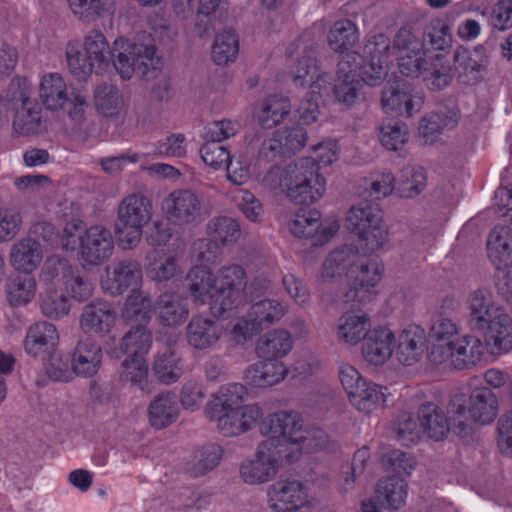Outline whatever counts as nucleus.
<instances>
[{
	"instance_id": "nucleus-1",
	"label": "nucleus",
	"mask_w": 512,
	"mask_h": 512,
	"mask_svg": "<svg viewBox=\"0 0 512 512\" xmlns=\"http://www.w3.org/2000/svg\"><path fill=\"white\" fill-rule=\"evenodd\" d=\"M347 228L357 235L355 245H343L329 253L321 275L332 279L345 275L350 290L347 301L365 303L372 299L370 292L382 278L384 267L374 252L388 241V229L377 204L363 201L354 205L346 217Z\"/></svg>"
},
{
	"instance_id": "nucleus-2",
	"label": "nucleus",
	"mask_w": 512,
	"mask_h": 512,
	"mask_svg": "<svg viewBox=\"0 0 512 512\" xmlns=\"http://www.w3.org/2000/svg\"><path fill=\"white\" fill-rule=\"evenodd\" d=\"M267 438L256 450L255 458L244 461L240 475L245 483L268 482L280 464H291L303 454L328 449L330 439L322 429H303V419L298 412L279 411L268 415L260 426Z\"/></svg>"
},
{
	"instance_id": "nucleus-3",
	"label": "nucleus",
	"mask_w": 512,
	"mask_h": 512,
	"mask_svg": "<svg viewBox=\"0 0 512 512\" xmlns=\"http://www.w3.org/2000/svg\"><path fill=\"white\" fill-rule=\"evenodd\" d=\"M358 42V27L349 19L334 22L329 30V47L336 53H345L338 63V81L333 87V95L346 107L355 105L363 83L377 86L386 73L390 39L382 33L372 36L364 46L363 56L350 52Z\"/></svg>"
},
{
	"instance_id": "nucleus-4",
	"label": "nucleus",
	"mask_w": 512,
	"mask_h": 512,
	"mask_svg": "<svg viewBox=\"0 0 512 512\" xmlns=\"http://www.w3.org/2000/svg\"><path fill=\"white\" fill-rule=\"evenodd\" d=\"M114 46L111 54L107 39L98 30H92L85 36L83 49L78 41H70L66 47L69 71L76 79L86 81L92 73L103 74L109 68L111 58L113 66L124 80L131 79L134 73L141 78L151 79L162 68V60L157 56L154 45L118 38Z\"/></svg>"
},
{
	"instance_id": "nucleus-5",
	"label": "nucleus",
	"mask_w": 512,
	"mask_h": 512,
	"mask_svg": "<svg viewBox=\"0 0 512 512\" xmlns=\"http://www.w3.org/2000/svg\"><path fill=\"white\" fill-rule=\"evenodd\" d=\"M308 39L309 34L304 32L288 49L289 59H293L294 54H298L300 50L303 53L292 71L293 83L297 87L309 85L310 89L308 97L300 103L297 109L300 124L278 129L271 138L263 141L259 157L266 161H272L276 157L289 156L305 146L307 131L302 125H309L317 120L320 99L323 94L328 92L332 77L330 74L320 71L313 43L306 44Z\"/></svg>"
},
{
	"instance_id": "nucleus-6",
	"label": "nucleus",
	"mask_w": 512,
	"mask_h": 512,
	"mask_svg": "<svg viewBox=\"0 0 512 512\" xmlns=\"http://www.w3.org/2000/svg\"><path fill=\"white\" fill-rule=\"evenodd\" d=\"M339 153L337 140L323 141L313 147V156L300 158L285 168L271 167L266 180L296 203L316 202L326 190V180L319 170L335 162Z\"/></svg>"
},
{
	"instance_id": "nucleus-7",
	"label": "nucleus",
	"mask_w": 512,
	"mask_h": 512,
	"mask_svg": "<svg viewBox=\"0 0 512 512\" xmlns=\"http://www.w3.org/2000/svg\"><path fill=\"white\" fill-rule=\"evenodd\" d=\"M189 291L196 303L208 304L215 317H228L242 302L246 271L237 264L224 266L214 276L206 265H195L187 274Z\"/></svg>"
},
{
	"instance_id": "nucleus-8",
	"label": "nucleus",
	"mask_w": 512,
	"mask_h": 512,
	"mask_svg": "<svg viewBox=\"0 0 512 512\" xmlns=\"http://www.w3.org/2000/svg\"><path fill=\"white\" fill-rule=\"evenodd\" d=\"M452 44V36L449 26L443 21L436 20L428 24L423 32V40L413 34L412 29L402 27L395 35L393 46L388 51L387 67L389 56L392 51L397 50L398 68L401 74L407 77L423 76L429 70L431 61H439L446 54Z\"/></svg>"
},
{
	"instance_id": "nucleus-9",
	"label": "nucleus",
	"mask_w": 512,
	"mask_h": 512,
	"mask_svg": "<svg viewBox=\"0 0 512 512\" xmlns=\"http://www.w3.org/2000/svg\"><path fill=\"white\" fill-rule=\"evenodd\" d=\"M246 394L247 388L243 384L231 383L220 387L206 404V416L217 422L224 436L245 433L255 427L262 417V409L257 404L242 405Z\"/></svg>"
},
{
	"instance_id": "nucleus-10",
	"label": "nucleus",
	"mask_w": 512,
	"mask_h": 512,
	"mask_svg": "<svg viewBox=\"0 0 512 512\" xmlns=\"http://www.w3.org/2000/svg\"><path fill=\"white\" fill-rule=\"evenodd\" d=\"M447 410L452 414L454 433L465 437L470 433L466 420L469 418L472 422L481 425L491 424L497 418L499 402L490 388L477 387L472 390L468 399L464 393H454Z\"/></svg>"
},
{
	"instance_id": "nucleus-11",
	"label": "nucleus",
	"mask_w": 512,
	"mask_h": 512,
	"mask_svg": "<svg viewBox=\"0 0 512 512\" xmlns=\"http://www.w3.org/2000/svg\"><path fill=\"white\" fill-rule=\"evenodd\" d=\"M151 344V331L143 325H135L122 337L119 347L108 351L113 358L127 354L122 362L121 377L147 392L150 391L149 368L144 355L149 351Z\"/></svg>"
},
{
	"instance_id": "nucleus-12",
	"label": "nucleus",
	"mask_w": 512,
	"mask_h": 512,
	"mask_svg": "<svg viewBox=\"0 0 512 512\" xmlns=\"http://www.w3.org/2000/svg\"><path fill=\"white\" fill-rule=\"evenodd\" d=\"M103 352L100 345L91 339L77 342L71 354H61L47 366V375L54 381L69 382L74 375L93 378L102 365Z\"/></svg>"
},
{
	"instance_id": "nucleus-13",
	"label": "nucleus",
	"mask_w": 512,
	"mask_h": 512,
	"mask_svg": "<svg viewBox=\"0 0 512 512\" xmlns=\"http://www.w3.org/2000/svg\"><path fill=\"white\" fill-rule=\"evenodd\" d=\"M117 214L115 233L118 245L123 250L133 249L141 241L143 228L151 221L152 202L143 194H129L120 202Z\"/></svg>"
},
{
	"instance_id": "nucleus-14",
	"label": "nucleus",
	"mask_w": 512,
	"mask_h": 512,
	"mask_svg": "<svg viewBox=\"0 0 512 512\" xmlns=\"http://www.w3.org/2000/svg\"><path fill=\"white\" fill-rule=\"evenodd\" d=\"M415 459L401 450H391L382 456V465L387 471L396 475L380 479L376 486L379 500L388 506L399 508L407 497V483L402 478L409 476L415 468Z\"/></svg>"
},
{
	"instance_id": "nucleus-15",
	"label": "nucleus",
	"mask_w": 512,
	"mask_h": 512,
	"mask_svg": "<svg viewBox=\"0 0 512 512\" xmlns=\"http://www.w3.org/2000/svg\"><path fill=\"white\" fill-rule=\"evenodd\" d=\"M484 355L482 341L473 335H464L452 343L434 344L429 351V360L435 365L449 362L456 370L471 369Z\"/></svg>"
},
{
	"instance_id": "nucleus-16",
	"label": "nucleus",
	"mask_w": 512,
	"mask_h": 512,
	"mask_svg": "<svg viewBox=\"0 0 512 512\" xmlns=\"http://www.w3.org/2000/svg\"><path fill=\"white\" fill-rule=\"evenodd\" d=\"M284 306L277 300L263 299L253 303L245 317L239 318L232 327V336L237 343H244L256 335L264 326L280 320Z\"/></svg>"
},
{
	"instance_id": "nucleus-17",
	"label": "nucleus",
	"mask_w": 512,
	"mask_h": 512,
	"mask_svg": "<svg viewBox=\"0 0 512 512\" xmlns=\"http://www.w3.org/2000/svg\"><path fill=\"white\" fill-rule=\"evenodd\" d=\"M306 486L298 480L280 479L268 490V503L275 512H311Z\"/></svg>"
},
{
	"instance_id": "nucleus-18",
	"label": "nucleus",
	"mask_w": 512,
	"mask_h": 512,
	"mask_svg": "<svg viewBox=\"0 0 512 512\" xmlns=\"http://www.w3.org/2000/svg\"><path fill=\"white\" fill-rule=\"evenodd\" d=\"M292 202L293 200L289 198ZM296 204V202L294 201ZM309 203H297L301 207L295 213L294 219L289 224L291 233L298 238L317 237L318 242H325L332 238L339 229V224L333 222L328 226H323L320 222L321 213L315 208H310Z\"/></svg>"
},
{
	"instance_id": "nucleus-19",
	"label": "nucleus",
	"mask_w": 512,
	"mask_h": 512,
	"mask_svg": "<svg viewBox=\"0 0 512 512\" xmlns=\"http://www.w3.org/2000/svg\"><path fill=\"white\" fill-rule=\"evenodd\" d=\"M142 282L141 265L132 259H124L106 268L101 277V288L110 295H121L128 289L138 291Z\"/></svg>"
},
{
	"instance_id": "nucleus-20",
	"label": "nucleus",
	"mask_w": 512,
	"mask_h": 512,
	"mask_svg": "<svg viewBox=\"0 0 512 512\" xmlns=\"http://www.w3.org/2000/svg\"><path fill=\"white\" fill-rule=\"evenodd\" d=\"M114 250L111 231L103 225L90 226L83 237L79 257L88 265L97 266L106 262Z\"/></svg>"
},
{
	"instance_id": "nucleus-21",
	"label": "nucleus",
	"mask_w": 512,
	"mask_h": 512,
	"mask_svg": "<svg viewBox=\"0 0 512 512\" xmlns=\"http://www.w3.org/2000/svg\"><path fill=\"white\" fill-rule=\"evenodd\" d=\"M59 344V333L56 326L47 321H38L31 325L24 340L26 353L34 358L55 362L53 358Z\"/></svg>"
},
{
	"instance_id": "nucleus-22",
	"label": "nucleus",
	"mask_w": 512,
	"mask_h": 512,
	"mask_svg": "<svg viewBox=\"0 0 512 512\" xmlns=\"http://www.w3.org/2000/svg\"><path fill=\"white\" fill-rule=\"evenodd\" d=\"M381 104L386 113L410 117L421 109L424 96L412 94L409 86L399 81L383 88Z\"/></svg>"
},
{
	"instance_id": "nucleus-23",
	"label": "nucleus",
	"mask_w": 512,
	"mask_h": 512,
	"mask_svg": "<svg viewBox=\"0 0 512 512\" xmlns=\"http://www.w3.org/2000/svg\"><path fill=\"white\" fill-rule=\"evenodd\" d=\"M167 219L175 224H188L196 220L201 210L199 197L189 189L172 191L163 202Z\"/></svg>"
},
{
	"instance_id": "nucleus-24",
	"label": "nucleus",
	"mask_w": 512,
	"mask_h": 512,
	"mask_svg": "<svg viewBox=\"0 0 512 512\" xmlns=\"http://www.w3.org/2000/svg\"><path fill=\"white\" fill-rule=\"evenodd\" d=\"M117 315L112 303L95 299L83 308L80 317L81 329L87 334L104 336L114 327Z\"/></svg>"
},
{
	"instance_id": "nucleus-25",
	"label": "nucleus",
	"mask_w": 512,
	"mask_h": 512,
	"mask_svg": "<svg viewBox=\"0 0 512 512\" xmlns=\"http://www.w3.org/2000/svg\"><path fill=\"white\" fill-rule=\"evenodd\" d=\"M395 335L387 327L379 326L366 332L362 344L364 359L373 365L384 364L393 354Z\"/></svg>"
},
{
	"instance_id": "nucleus-26",
	"label": "nucleus",
	"mask_w": 512,
	"mask_h": 512,
	"mask_svg": "<svg viewBox=\"0 0 512 512\" xmlns=\"http://www.w3.org/2000/svg\"><path fill=\"white\" fill-rule=\"evenodd\" d=\"M207 232L211 241L207 242V250L213 253V256L206 257L204 252H201L199 259L201 261H211L216 258L218 250L221 246L236 242L241 235L239 223L230 217L220 216L214 218L207 226Z\"/></svg>"
},
{
	"instance_id": "nucleus-27",
	"label": "nucleus",
	"mask_w": 512,
	"mask_h": 512,
	"mask_svg": "<svg viewBox=\"0 0 512 512\" xmlns=\"http://www.w3.org/2000/svg\"><path fill=\"white\" fill-rule=\"evenodd\" d=\"M426 331L420 325L411 324L399 334L396 355L400 363L410 366L418 362L426 348Z\"/></svg>"
},
{
	"instance_id": "nucleus-28",
	"label": "nucleus",
	"mask_w": 512,
	"mask_h": 512,
	"mask_svg": "<svg viewBox=\"0 0 512 512\" xmlns=\"http://www.w3.org/2000/svg\"><path fill=\"white\" fill-rule=\"evenodd\" d=\"M487 254L498 271L512 265V228L496 225L488 235Z\"/></svg>"
},
{
	"instance_id": "nucleus-29",
	"label": "nucleus",
	"mask_w": 512,
	"mask_h": 512,
	"mask_svg": "<svg viewBox=\"0 0 512 512\" xmlns=\"http://www.w3.org/2000/svg\"><path fill=\"white\" fill-rule=\"evenodd\" d=\"M154 312L162 326L177 327L187 320L189 308L187 300L180 293L164 292L158 297Z\"/></svg>"
},
{
	"instance_id": "nucleus-30",
	"label": "nucleus",
	"mask_w": 512,
	"mask_h": 512,
	"mask_svg": "<svg viewBox=\"0 0 512 512\" xmlns=\"http://www.w3.org/2000/svg\"><path fill=\"white\" fill-rule=\"evenodd\" d=\"M418 419L423 432L435 441L446 438L450 430L454 432L452 415L448 418L444 411L433 402L421 404L418 410Z\"/></svg>"
},
{
	"instance_id": "nucleus-31",
	"label": "nucleus",
	"mask_w": 512,
	"mask_h": 512,
	"mask_svg": "<svg viewBox=\"0 0 512 512\" xmlns=\"http://www.w3.org/2000/svg\"><path fill=\"white\" fill-rule=\"evenodd\" d=\"M287 373V367L280 360L262 358L246 369L244 378L253 387L265 388L280 383Z\"/></svg>"
},
{
	"instance_id": "nucleus-32",
	"label": "nucleus",
	"mask_w": 512,
	"mask_h": 512,
	"mask_svg": "<svg viewBox=\"0 0 512 512\" xmlns=\"http://www.w3.org/2000/svg\"><path fill=\"white\" fill-rule=\"evenodd\" d=\"M222 327L214 320L196 315L191 318L186 328V338L190 346L205 350L218 342Z\"/></svg>"
},
{
	"instance_id": "nucleus-33",
	"label": "nucleus",
	"mask_w": 512,
	"mask_h": 512,
	"mask_svg": "<svg viewBox=\"0 0 512 512\" xmlns=\"http://www.w3.org/2000/svg\"><path fill=\"white\" fill-rule=\"evenodd\" d=\"M389 395L390 393L386 386L366 380L361 384L360 388L351 395L349 401L356 410L369 415L383 408Z\"/></svg>"
},
{
	"instance_id": "nucleus-34",
	"label": "nucleus",
	"mask_w": 512,
	"mask_h": 512,
	"mask_svg": "<svg viewBox=\"0 0 512 512\" xmlns=\"http://www.w3.org/2000/svg\"><path fill=\"white\" fill-rule=\"evenodd\" d=\"M42 259V247L38 241L32 238L20 240L11 250V263L19 272L32 274Z\"/></svg>"
},
{
	"instance_id": "nucleus-35",
	"label": "nucleus",
	"mask_w": 512,
	"mask_h": 512,
	"mask_svg": "<svg viewBox=\"0 0 512 512\" xmlns=\"http://www.w3.org/2000/svg\"><path fill=\"white\" fill-rule=\"evenodd\" d=\"M178 415V400L173 393H161L149 405V422L156 429H162L171 425L176 421Z\"/></svg>"
},
{
	"instance_id": "nucleus-36",
	"label": "nucleus",
	"mask_w": 512,
	"mask_h": 512,
	"mask_svg": "<svg viewBox=\"0 0 512 512\" xmlns=\"http://www.w3.org/2000/svg\"><path fill=\"white\" fill-rule=\"evenodd\" d=\"M155 311V304L149 293L142 290L131 292L124 304L122 311L123 318L128 322L138 323L145 326Z\"/></svg>"
},
{
	"instance_id": "nucleus-37",
	"label": "nucleus",
	"mask_w": 512,
	"mask_h": 512,
	"mask_svg": "<svg viewBox=\"0 0 512 512\" xmlns=\"http://www.w3.org/2000/svg\"><path fill=\"white\" fill-rule=\"evenodd\" d=\"M292 346L291 334L286 330L276 329L259 339L256 352L260 358L279 360L291 351Z\"/></svg>"
},
{
	"instance_id": "nucleus-38",
	"label": "nucleus",
	"mask_w": 512,
	"mask_h": 512,
	"mask_svg": "<svg viewBox=\"0 0 512 512\" xmlns=\"http://www.w3.org/2000/svg\"><path fill=\"white\" fill-rule=\"evenodd\" d=\"M69 94L66 83L60 74L49 73L42 77L40 97L48 109L57 110L64 108Z\"/></svg>"
},
{
	"instance_id": "nucleus-39",
	"label": "nucleus",
	"mask_w": 512,
	"mask_h": 512,
	"mask_svg": "<svg viewBox=\"0 0 512 512\" xmlns=\"http://www.w3.org/2000/svg\"><path fill=\"white\" fill-rule=\"evenodd\" d=\"M6 292L12 306H20L30 302L36 293V280L32 274L18 272L10 276Z\"/></svg>"
},
{
	"instance_id": "nucleus-40",
	"label": "nucleus",
	"mask_w": 512,
	"mask_h": 512,
	"mask_svg": "<svg viewBox=\"0 0 512 512\" xmlns=\"http://www.w3.org/2000/svg\"><path fill=\"white\" fill-rule=\"evenodd\" d=\"M239 53V38L234 29H224L218 34L212 45V59L219 66L234 62Z\"/></svg>"
},
{
	"instance_id": "nucleus-41",
	"label": "nucleus",
	"mask_w": 512,
	"mask_h": 512,
	"mask_svg": "<svg viewBox=\"0 0 512 512\" xmlns=\"http://www.w3.org/2000/svg\"><path fill=\"white\" fill-rule=\"evenodd\" d=\"M42 107L36 101L24 97L22 108L17 111L13 121L14 130L23 135L38 133L41 126Z\"/></svg>"
},
{
	"instance_id": "nucleus-42",
	"label": "nucleus",
	"mask_w": 512,
	"mask_h": 512,
	"mask_svg": "<svg viewBox=\"0 0 512 512\" xmlns=\"http://www.w3.org/2000/svg\"><path fill=\"white\" fill-rule=\"evenodd\" d=\"M291 104L288 97L270 95L266 98L259 113V124L264 129L278 125L290 112Z\"/></svg>"
},
{
	"instance_id": "nucleus-43",
	"label": "nucleus",
	"mask_w": 512,
	"mask_h": 512,
	"mask_svg": "<svg viewBox=\"0 0 512 512\" xmlns=\"http://www.w3.org/2000/svg\"><path fill=\"white\" fill-rule=\"evenodd\" d=\"M369 325L370 318L367 314L346 313L340 318L337 334L339 339L355 345L364 339Z\"/></svg>"
},
{
	"instance_id": "nucleus-44",
	"label": "nucleus",
	"mask_w": 512,
	"mask_h": 512,
	"mask_svg": "<svg viewBox=\"0 0 512 512\" xmlns=\"http://www.w3.org/2000/svg\"><path fill=\"white\" fill-rule=\"evenodd\" d=\"M94 99L97 111L106 117L118 115L123 106L119 89L112 84L98 85L94 92Z\"/></svg>"
},
{
	"instance_id": "nucleus-45",
	"label": "nucleus",
	"mask_w": 512,
	"mask_h": 512,
	"mask_svg": "<svg viewBox=\"0 0 512 512\" xmlns=\"http://www.w3.org/2000/svg\"><path fill=\"white\" fill-rule=\"evenodd\" d=\"M457 122V111H451L450 114L432 112L422 118L419 129L427 142H434L444 129L456 126Z\"/></svg>"
},
{
	"instance_id": "nucleus-46",
	"label": "nucleus",
	"mask_w": 512,
	"mask_h": 512,
	"mask_svg": "<svg viewBox=\"0 0 512 512\" xmlns=\"http://www.w3.org/2000/svg\"><path fill=\"white\" fill-rule=\"evenodd\" d=\"M72 12L83 21H93L114 12L115 0H68Z\"/></svg>"
},
{
	"instance_id": "nucleus-47",
	"label": "nucleus",
	"mask_w": 512,
	"mask_h": 512,
	"mask_svg": "<svg viewBox=\"0 0 512 512\" xmlns=\"http://www.w3.org/2000/svg\"><path fill=\"white\" fill-rule=\"evenodd\" d=\"M427 185V175L421 166H406L401 170L398 192L402 198H414L421 194Z\"/></svg>"
},
{
	"instance_id": "nucleus-48",
	"label": "nucleus",
	"mask_w": 512,
	"mask_h": 512,
	"mask_svg": "<svg viewBox=\"0 0 512 512\" xmlns=\"http://www.w3.org/2000/svg\"><path fill=\"white\" fill-rule=\"evenodd\" d=\"M223 456V449L220 445L210 443L202 446L195 455V462L189 468V472L194 477L207 474L216 468Z\"/></svg>"
},
{
	"instance_id": "nucleus-49",
	"label": "nucleus",
	"mask_w": 512,
	"mask_h": 512,
	"mask_svg": "<svg viewBox=\"0 0 512 512\" xmlns=\"http://www.w3.org/2000/svg\"><path fill=\"white\" fill-rule=\"evenodd\" d=\"M40 309L46 317L59 320L69 314L71 305L64 294L49 291L41 295Z\"/></svg>"
},
{
	"instance_id": "nucleus-50",
	"label": "nucleus",
	"mask_w": 512,
	"mask_h": 512,
	"mask_svg": "<svg viewBox=\"0 0 512 512\" xmlns=\"http://www.w3.org/2000/svg\"><path fill=\"white\" fill-rule=\"evenodd\" d=\"M87 229L86 223L81 219L67 221L62 234H59L58 246L65 251L79 252Z\"/></svg>"
},
{
	"instance_id": "nucleus-51",
	"label": "nucleus",
	"mask_w": 512,
	"mask_h": 512,
	"mask_svg": "<svg viewBox=\"0 0 512 512\" xmlns=\"http://www.w3.org/2000/svg\"><path fill=\"white\" fill-rule=\"evenodd\" d=\"M407 127L400 121L384 122L380 128L379 140L388 150L397 151L407 141Z\"/></svg>"
},
{
	"instance_id": "nucleus-52",
	"label": "nucleus",
	"mask_w": 512,
	"mask_h": 512,
	"mask_svg": "<svg viewBox=\"0 0 512 512\" xmlns=\"http://www.w3.org/2000/svg\"><path fill=\"white\" fill-rule=\"evenodd\" d=\"M73 269L69 260L53 255L46 259L42 268L41 279L49 282H64L72 276Z\"/></svg>"
},
{
	"instance_id": "nucleus-53",
	"label": "nucleus",
	"mask_w": 512,
	"mask_h": 512,
	"mask_svg": "<svg viewBox=\"0 0 512 512\" xmlns=\"http://www.w3.org/2000/svg\"><path fill=\"white\" fill-rule=\"evenodd\" d=\"M445 54L439 61L433 60L429 64V70L423 75L427 86L432 90H442L447 87L452 80L451 67L443 62Z\"/></svg>"
},
{
	"instance_id": "nucleus-54",
	"label": "nucleus",
	"mask_w": 512,
	"mask_h": 512,
	"mask_svg": "<svg viewBox=\"0 0 512 512\" xmlns=\"http://www.w3.org/2000/svg\"><path fill=\"white\" fill-rule=\"evenodd\" d=\"M200 155L203 162L214 169L227 167L232 160L229 150L214 142L204 143L200 148Z\"/></svg>"
},
{
	"instance_id": "nucleus-55",
	"label": "nucleus",
	"mask_w": 512,
	"mask_h": 512,
	"mask_svg": "<svg viewBox=\"0 0 512 512\" xmlns=\"http://www.w3.org/2000/svg\"><path fill=\"white\" fill-rule=\"evenodd\" d=\"M420 422L418 423L411 413H403L399 417L396 427L397 438L405 446L416 444L421 434Z\"/></svg>"
},
{
	"instance_id": "nucleus-56",
	"label": "nucleus",
	"mask_w": 512,
	"mask_h": 512,
	"mask_svg": "<svg viewBox=\"0 0 512 512\" xmlns=\"http://www.w3.org/2000/svg\"><path fill=\"white\" fill-rule=\"evenodd\" d=\"M239 129V123L232 120H220L208 123L204 128L206 142H220L234 136Z\"/></svg>"
},
{
	"instance_id": "nucleus-57",
	"label": "nucleus",
	"mask_w": 512,
	"mask_h": 512,
	"mask_svg": "<svg viewBox=\"0 0 512 512\" xmlns=\"http://www.w3.org/2000/svg\"><path fill=\"white\" fill-rule=\"evenodd\" d=\"M454 65L455 69L458 70L460 74L468 78V81L477 80L483 68L482 60L479 58V55L476 54L474 56L467 50L455 54Z\"/></svg>"
},
{
	"instance_id": "nucleus-58",
	"label": "nucleus",
	"mask_w": 512,
	"mask_h": 512,
	"mask_svg": "<svg viewBox=\"0 0 512 512\" xmlns=\"http://www.w3.org/2000/svg\"><path fill=\"white\" fill-rule=\"evenodd\" d=\"M87 108V94L82 90L73 89L63 109L67 110L69 119L75 125H81L85 120Z\"/></svg>"
},
{
	"instance_id": "nucleus-59",
	"label": "nucleus",
	"mask_w": 512,
	"mask_h": 512,
	"mask_svg": "<svg viewBox=\"0 0 512 512\" xmlns=\"http://www.w3.org/2000/svg\"><path fill=\"white\" fill-rule=\"evenodd\" d=\"M153 370L157 378L165 383H175L180 378V369L174 365L173 354L158 355L153 364Z\"/></svg>"
},
{
	"instance_id": "nucleus-60",
	"label": "nucleus",
	"mask_w": 512,
	"mask_h": 512,
	"mask_svg": "<svg viewBox=\"0 0 512 512\" xmlns=\"http://www.w3.org/2000/svg\"><path fill=\"white\" fill-rule=\"evenodd\" d=\"M458 334L457 325L447 318L437 319L430 327L428 337L434 344L452 343L454 336Z\"/></svg>"
},
{
	"instance_id": "nucleus-61",
	"label": "nucleus",
	"mask_w": 512,
	"mask_h": 512,
	"mask_svg": "<svg viewBox=\"0 0 512 512\" xmlns=\"http://www.w3.org/2000/svg\"><path fill=\"white\" fill-rule=\"evenodd\" d=\"M186 137L184 134L176 133L158 141L155 146V153L164 157H183L186 154Z\"/></svg>"
},
{
	"instance_id": "nucleus-62",
	"label": "nucleus",
	"mask_w": 512,
	"mask_h": 512,
	"mask_svg": "<svg viewBox=\"0 0 512 512\" xmlns=\"http://www.w3.org/2000/svg\"><path fill=\"white\" fill-rule=\"evenodd\" d=\"M22 216L14 208L0 210V242L11 240L19 231Z\"/></svg>"
},
{
	"instance_id": "nucleus-63",
	"label": "nucleus",
	"mask_w": 512,
	"mask_h": 512,
	"mask_svg": "<svg viewBox=\"0 0 512 512\" xmlns=\"http://www.w3.org/2000/svg\"><path fill=\"white\" fill-rule=\"evenodd\" d=\"M63 284L68 294L78 302L88 300L93 294V284L88 279L78 274L76 275L74 270L72 276L67 278Z\"/></svg>"
},
{
	"instance_id": "nucleus-64",
	"label": "nucleus",
	"mask_w": 512,
	"mask_h": 512,
	"mask_svg": "<svg viewBox=\"0 0 512 512\" xmlns=\"http://www.w3.org/2000/svg\"><path fill=\"white\" fill-rule=\"evenodd\" d=\"M491 24L498 30L512 27V0H499L491 13Z\"/></svg>"
}]
</instances>
